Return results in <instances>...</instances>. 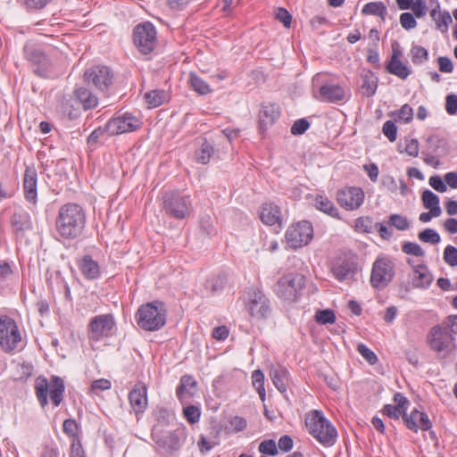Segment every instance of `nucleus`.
<instances>
[{"label":"nucleus","mask_w":457,"mask_h":457,"mask_svg":"<svg viewBox=\"0 0 457 457\" xmlns=\"http://www.w3.org/2000/svg\"><path fill=\"white\" fill-rule=\"evenodd\" d=\"M395 274V267L393 261L386 256L378 257L372 265L370 284L374 288L382 290L392 282Z\"/></svg>","instance_id":"nucleus-9"},{"label":"nucleus","mask_w":457,"mask_h":457,"mask_svg":"<svg viewBox=\"0 0 457 457\" xmlns=\"http://www.w3.org/2000/svg\"><path fill=\"white\" fill-rule=\"evenodd\" d=\"M22 190L25 200L36 207L37 204V173L34 167H26L23 174Z\"/></svg>","instance_id":"nucleus-20"},{"label":"nucleus","mask_w":457,"mask_h":457,"mask_svg":"<svg viewBox=\"0 0 457 457\" xmlns=\"http://www.w3.org/2000/svg\"><path fill=\"white\" fill-rule=\"evenodd\" d=\"M157 32L151 22L137 25L133 30V41L142 54H151L157 45Z\"/></svg>","instance_id":"nucleus-11"},{"label":"nucleus","mask_w":457,"mask_h":457,"mask_svg":"<svg viewBox=\"0 0 457 457\" xmlns=\"http://www.w3.org/2000/svg\"><path fill=\"white\" fill-rule=\"evenodd\" d=\"M65 454L61 451L59 446L54 443H46L42 445L38 457H64Z\"/></svg>","instance_id":"nucleus-42"},{"label":"nucleus","mask_w":457,"mask_h":457,"mask_svg":"<svg viewBox=\"0 0 457 457\" xmlns=\"http://www.w3.org/2000/svg\"><path fill=\"white\" fill-rule=\"evenodd\" d=\"M400 23L402 27L407 30L414 29L417 26L415 17L410 12H403L400 15Z\"/></svg>","instance_id":"nucleus-62"},{"label":"nucleus","mask_w":457,"mask_h":457,"mask_svg":"<svg viewBox=\"0 0 457 457\" xmlns=\"http://www.w3.org/2000/svg\"><path fill=\"white\" fill-rule=\"evenodd\" d=\"M260 218L262 221L269 226H272L275 224H281V217H280V208L272 204V203H265L262 204Z\"/></svg>","instance_id":"nucleus-26"},{"label":"nucleus","mask_w":457,"mask_h":457,"mask_svg":"<svg viewBox=\"0 0 457 457\" xmlns=\"http://www.w3.org/2000/svg\"><path fill=\"white\" fill-rule=\"evenodd\" d=\"M270 378L276 388L284 393L287 389L289 373L284 367L274 368L270 370Z\"/></svg>","instance_id":"nucleus-33"},{"label":"nucleus","mask_w":457,"mask_h":457,"mask_svg":"<svg viewBox=\"0 0 457 457\" xmlns=\"http://www.w3.org/2000/svg\"><path fill=\"white\" fill-rule=\"evenodd\" d=\"M245 307L250 317L255 321H264L271 314L270 299L263 291L257 287H251L245 290Z\"/></svg>","instance_id":"nucleus-5"},{"label":"nucleus","mask_w":457,"mask_h":457,"mask_svg":"<svg viewBox=\"0 0 457 457\" xmlns=\"http://www.w3.org/2000/svg\"><path fill=\"white\" fill-rule=\"evenodd\" d=\"M189 85L197 94L204 96L212 92L209 84L195 72L189 73Z\"/></svg>","instance_id":"nucleus-36"},{"label":"nucleus","mask_w":457,"mask_h":457,"mask_svg":"<svg viewBox=\"0 0 457 457\" xmlns=\"http://www.w3.org/2000/svg\"><path fill=\"white\" fill-rule=\"evenodd\" d=\"M199 227L200 230L203 234L208 237H212L213 235H216L217 231L213 225L212 218L206 214L201 217L199 221Z\"/></svg>","instance_id":"nucleus-46"},{"label":"nucleus","mask_w":457,"mask_h":457,"mask_svg":"<svg viewBox=\"0 0 457 457\" xmlns=\"http://www.w3.org/2000/svg\"><path fill=\"white\" fill-rule=\"evenodd\" d=\"M452 22V16L447 11L439 12L438 19L436 20V28L440 29L442 32H446L448 29V25Z\"/></svg>","instance_id":"nucleus-55"},{"label":"nucleus","mask_w":457,"mask_h":457,"mask_svg":"<svg viewBox=\"0 0 457 457\" xmlns=\"http://www.w3.org/2000/svg\"><path fill=\"white\" fill-rule=\"evenodd\" d=\"M444 261L450 266L457 265V248L453 245H447L444 251Z\"/></svg>","instance_id":"nucleus-57"},{"label":"nucleus","mask_w":457,"mask_h":457,"mask_svg":"<svg viewBox=\"0 0 457 457\" xmlns=\"http://www.w3.org/2000/svg\"><path fill=\"white\" fill-rule=\"evenodd\" d=\"M305 426L309 434L323 446L331 447L336 444L337 431L321 411L314 410L307 413Z\"/></svg>","instance_id":"nucleus-2"},{"label":"nucleus","mask_w":457,"mask_h":457,"mask_svg":"<svg viewBox=\"0 0 457 457\" xmlns=\"http://www.w3.org/2000/svg\"><path fill=\"white\" fill-rule=\"evenodd\" d=\"M411 62L415 65H420L428 59V50L420 46L413 45L411 48Z\"/></svg>","instance_id":"nucleus-43"},{"label":"nucleus","mask_w":457,"mask_h":457,"mask_svg":"<svg viewBox=\"0 0 457 457\" xmlns=\"http://www.w3.org/2000/svg\"><path fill=\"white\" fill-rule=\"evenodd\" d=\"M356 349L370 365H375L378 362V359L376 353L368 348L364 344H358Z\"/></svg>","instance_id":"nucleus-51"},{"label":"nucleus","mask_w":457,"mask_h":457,"mask_svg":"<svg viewBox=\"0 0 457 457\" xmlns=\"http://www.w3.org/2000/svg\"><path fill=\"white\" fill-rule=\"evenodd\" d=\"M318 99L328 103L340 102L345 99V90L339 85L326 84L320 87Z\"/></svg>","instance_id":"nucleus-23"},{"label":"nucleus","mask_w":457,"mask_h":457,"mask_svg":"<svg viewBox=\"0 0 457 457\" xmlns=\"http://www.w3.org/2000/svg\"><path fill=\"white\" fill-rule=\"evenodd\" d=\"M183 414L188 423L195 424L199 421L201 411L197 406L188 405L187 407H184Z\"/></svg>","instance_id":"nucleus-50"},{"label":"nucleus","mask_w":457,"mask_h":457,"mask_svg":"<svg viewBox=\"0 0 457 457\" xmlns=\"http://www.w3.org/2000/svg\"><path fill=\"white\" fill-rule=\"evenodd\" d=\"M152 416L156 422L152 429V436L162 432V428L170 424L172 413L165 407L156 406L152 412Z\"/></svg>","instance_id":"nucleus-27"},{"label":"nucleus","mask_w":457,"mask_h":457,"mask_svg":"<svg viewBox=\"0 0 457 457\" xmlns=\"http://www.w3.org/2000/svg\"><path fill=\"white\" fill-rule=\"evenodd\" d=\"M252 383L257 390L260 398L263 401L265 399L264 388V374L262 370H256L252 373Z\"/></svg>","instance_id":"nucleus-45"},{"label":"nucleus","mask_w":457,"mask_h":457,"mask_svg":"<svg viewBox=\"0 0 457 457\" xmlns=\"http://www.w3.org/2000/svg\"><path fill=\"white\" fill-rule=\"evenodd\" d=\"M427 342L431 350L443 353L444 358L450 355L455 348L453 336L447 328L441 325H436L430 328Z\"/></svg>","instance_id":"nucleus-8"},{"label":"nucleus","mask_w":457,"mask_h":457,"mask_svg":"<svg viewBox=\"0 0 457 457\" xmlns=\"http://www.w3.org/2000/svg\"><path fill=\"white\" fill-rule=\"evenodd\" d=\"M196 381L191 375L181 377L179 385L176 389V395L180 402H183L187 387H195Z\"/></svg>","instance_id":"nucleus-41"},{"label":"nucleus","mask_w":457,"mask_h":457,"mask_svg":"<svg viewBox=\"0 0 457 457\" xmlns=\"http://www.w3.org/2000/svg\"><path fill=\"white\" fill-rule=\"evenodd\" d=\"M361 80L363 95L367 97L372 96L376 93L378 87V77L372 71H367L361 75Z\"/></svg>","instance_id":"nucleus-34"},{"label":"nucleus","mask_w":457,"mask_h":457,"mask_svg":"<svg viewBox=\"0 0 457 457\" xmlns=\"http://www.w3.org/2000/svg\"><path fill=\"white\" fill-rule=\"evenodd\" d=\"M25 58L30 62L33 72L40 77L46 78L51 62L46 54L39 47L26 45L24 46Z\"/></svg>","instance_id":"nucleus-17"},{"label":"nucleus","mask_w":457,"mask_h":457,"mask_svg":"<svg viewBox=\"0 0 457 457\" xmlns=\"http://www.w3.org/2000/svg\"><path fill=\"white\" fill-rule=\"evenodd\" d=\"M382 131L389 141H395L397 137V127L392 120H386L384 123Z\"/></svg>","instance_id":"nucleus-61"},{"label":"nucleus","mask_w":457,"mask_h":457,"mask_svg":"<svg viewBox=\"0 0 457 457\" xmlns=\"http://www.w3.org/2000/svg\"><path fill=\"white\" fill-rule=\"evenodd\" d=\"M79 270L86 279L93 280L100 276V268L98 263L92 259L90 255L82 257L79 264Z\"/></svg>","instance_id":"nucleus-29"},{"label":"nucleus","mask_w":457,"mask_h":457,"mask_svg":"<svg viewBox=\"0 0 457 457\" xmlns=\"http://www.w3.org/2000/svg\"><path fill=\"white\" fill-rule=\"evenodd\" d=\"M305 285V277L300 273H288L282 276L274 286L276 295L287 303L296 302Z\"/></svg>","instance_id":"nucleus-6"},{"label":"nucleus","mask_w":457,"mask_h":457,"mask_svg":"<svg viewBox=\"0 0 457 457\" xmlns=\"http://www.w3.org/2000/svg\"><path fill=\"white\" fill-rule=\"evenodd\" d=\"M364 201V192L360 187H346L337 192V202L348 211L358 209Z\"/></svg>","instance_id":"nucleus-19"},{"label":"nucleus","mask_w":457,"mask_h":457,"mask_svg":"<svg viewBox=\"0 0 457 457\" xmlns=\"http://www.w3.org/2000/svg\"><path fill=\"white\" fill-rule=\"evenodd\" d=\"M60 112L69 120H74L78 119L80 115V111L78 108H75L69 99H62L60 104Z\"/></svg>","instance_id":"nucleus-40"},{"label":"nucleus","mask_w":457,"mask_h":457,"mask_svg":"<svg viewBox=\"0 0 457 457\" xmlns=\"http://www.w3.org/2000/svg\"><path fill=\"white\" fill-rule=\"evenodd\" d=\"M402 251L406 254L414 255L417 257H423L425 251L420 247V245L414 242H405L402 245Z\"/></svg>","instance_id":"nucleus-53"},{"label":"nucleus","mask_w":457,"mask_h":457,"mask_svg":"<svg viewBox=\"0 0 457 457\" xmlns=\"http://www.w3.org/2000/svg\"><path fill=\"white\" fill-rule=\"evenodd\" d=\"M419 239L424 243H430L433 245L438 244L440 242V236L439 234L432 229V228H426L419 233Z\"/></svg>","instance_id":"nucleus-49"},{"label":"nucleus","mask_w":457,"mask_h":457,"mask_svg":"<svg viewBox=\"0 0 457 457\" xmlns=\"http://www.w3.org/2000/svg\"><path fill=\"white\" fill-rule=\"evenodd\" d=\"M402 54V51L393 46L392 55L386 65V71L402 79H405L411 74V71L402 62L400 59Z\"/></svg>","instance_id":"nucleus-22"},{"label":"nucleus","mask_w":457,"mask_h":457,"mask_svg":"<svg viewBox=\"0 0 457 457\" xmlns=\"http://www.w3.org/2000/svg\"><path fill=\"white\" fill-rule=\"evenodd\" d=\"M21 335L15 320L7 316H0V345L4 352H12L18 347Z\"/></svg>","instance_id":"nucleus-12"},{"label":"nucleus","mask_w":457,"mask_h":457,"mask_svg":"<svg viewBox=\"0 0 457 457\" xmlns=\"http://www.w3.org/2000/svg\"><path fill=\"white\" fill-rule=\"evenodd\" d=\"M280 115L279 107L275 104H262L259 112L260 129L262 130L272 125Z\"/></svg>","instance_id":"nucleus-25"},{"label":"nucleus","mask_w":457,"mask_h":457,"mask_svg":"<svg viewBox=\"0 0 457 457\" xmlns=\"http://www.w3.org/2000/svg\"><path fill=\"white\" fill-rule=\"evenodd\" d=\"M138 327L145 331H156L166 323L167 310L165 303L156 300L142 304L135 314Z\"/></svg>","instance_id":"nucleus-3"},{"label":"nucleus","mask_w":457,"mask_h":457,"mask_svg":"<svg viewBox=\"0 0 457 457\" xmlns=\"http://www.w3.org/2000/svg\"><path fill=\"white\" fill-rule=\"evenodd\" d=\"M214 154L212 144L204 139L198 149L195 152V159L198 163L207 164Z\"/></svg>","instance_id":"nucleus-35"},{"label":"nucleus","mask_w":457,"mask_h":457,"mask_svg":"<svg viewBox=\"0 0 457 457\" xmlns=\"http://www.w3.org/2000/svg\"><path fill=\"white\" fill-rule=\"evenodd\" d=\"M113 78L112 71L104 65L94 66L85 72L86 81L102 92H107L110 89L113 83Z\"/></svg>","instance_id":"nucleus-16"},{"label":"nucleus","mask_w":457,"mask_h":457,"mask_svg":"<svg viewBox=\"0 0 457 457\" xmlns=\"http://www.w3.org/2000/svg\"><path fill=\"white\" fill-rule=\"evenodd\" d=\"M70 457H87L86 452L79 440L73 441L70 447Z\"/></svg>","instance_id":"nucleus-64"},{"label":"nucleus","mask_w":457,"mask_h":457,"mask_svg":"<svg viewBox=\"0 0 457 457\" xmlns=\"http://www.w3.org/2000/svg\"><path fill=\"white\" fill-rule=\"evenodd\" d=\"M163 209L171 217L182 220L189 215L191 201L189 195H183L178 191L165 192Z\"/></svg>","instance_id":"nucleus-10"},{"label":"nucleus","mask_w":457,"mask_h":457,"mask_svg":"<svg viewBox=\"0 0 457 457\" xmlns=\"http://www.w3.org/2000/svg\"><path fill=\"white\" fill-rule=\"evenodd\" d=\"M105 134H107L106 124L104 127H98L90 133L87 137V145L90 146L96 145Z\"/></svg>","instance_id":"nucleus-60"},{"label":"nucleus","mask_w":457,"mask_h":457,"mask_svg":"<svg viewBox=\"0 0 457 457\" xmlns=\"http://www.w3.org/2000/svg\"><path fill=\"white\" fill-rule=\"evenodd\" d=\"M260 453L269 455H276L278 453L277 445L274 440H264L258 447Z\"/></svg>","instance_id":"nucleus-59"},{"label":"nucleus","mask_w":457,"mask_h":457,"mask_svg":"<svg viewBox=\"0 0 457 457\" xmlns=\"http://www.w3.org/2000/svg\"><path fill=\"white\" fill-rule=\"evenodd\" d=\"M411 282L416 288L427 289L433 281V275L425 263L418 264L412 272Z\"/></svg>","instance_id":"nucleus-24"},{"label":"nucleus","mask_w":457,"mask_h":457,"mask_svg":"<svg viewBox=\"0 0 457 457\" xmlns=\"http://www.w3.org/2000/svg\"><path fill=\"white\" fill-rule=\"evenodd\" d=\"M310 128V122L303 118L296 120L292 125L290 131L294 136H298L303 134Z\"/></svg>","instance_id":"nucleus-58"},{"label":"nucleus","mask_w":457,"mask_h":457,"mask_svg":"<svg viewBox=\"0 0 457 457\" xmlns=\"http://www.w3.org/2000/svg\"><path fill=\"white\" fill-rule=\"evenodd\" d=\"M382 411L387 417L395 420H398L400 417L403 418V415L405 413V411L401 409V405L396 406L392 404H386Z\"/></svg>","instance_id":"nucleus-56"},{"label":"nucleus","mask_w":457,"mask_h":457,"mask_svg":"<svg viewBox=\"0 0 457 457\" xmlns=\"http://www.w3.org/2000/svg\"><path fill=\"white\" fill-rule=\"evenodd\" d=\"M405 427L417 433L419 430L427 431L432 428V422L426 412L413 409L409 414L405 411L403 415Z\"/></svg>","instance_id":"nucleus-21"},{"label":"nucleus","mask_w":457,"mask_h":457,"mask_svg":"<svg viewBox=\"0 0 457 457\" xmlns=\"http://www.w3.org/2000/svg\"><path fill=\"white\" fill-rule=\"evenodd\" d=\"M73 96L82 104L85 111L94 109L98 105V97L87 87L76 88Z\"/></svg>","instance_id":"nucleus-28"},{"label":"nucleus","mask_w":457,"mask_h":457,"mask_svg":"<svg viewBox=\"0 0 457 457\" xmlns=\"http://www.w3.org/2000/svg\"><path fill=\"white\" fill-rule=\"evenodd\" d=\"M228 282V277L225 272H219L210 276L204 282V289L212 294L224 289Z\"/></svg>","instance_id":"nucleus-32"},{"label":"nucleus","mask_w":457,"mask_h":457,"mask_svg":"<svg viewBox=\"0 0 457 457\" xmlns=\"http://www.w3.org/2000/svg\"><path fill=\"white\" fill-rule=\"evenodd\" d=\"M142 126V121L129 112L116 114L106 123V130L109 136L120 135L136 131Z\"/></svg>","instance_id":"nucleus-15"},{"label":"nucleus","mask_w":457,"mask_h":457,"mask_svg":"<svg viewBox=\"0 0 457 457\" xmlns=\"http://www.w3.org/2000/svg\"><path fill=\"white\" fill-rule=\"evenodd\" d=\"M129 402L137 419L139 420V416L145 411L148 406L147 386L144 382L138 381L135 384L129 394Z\"/></svg>","instance_id":"nucleus-18"},{"label":"nucleus","mask_w":457,"mask_h":457,"mask_svg":"<svg viewBox=\"0 0 457 457\" xmlns=\"http://www.w3.org/2000/svg\"><path fill=\"white\" fill-rule=\"evenodd\" d=\"M313 237V228L310 221L303 220L291 225L286 232L287 243L290 248L297 249L308 245Z\"/></svg>","instance_id":"nucleus-14"},{"label":"nucleus","mask_w":457,"mask_h":457,"mask_svg":"<svg viewBox=\"0 0 457 457\" xmlns=\"http://www.w3.org/2000/svg\"><path fill=\"white\" fill-rule=\"evenodd\" d=\"M35 394L42 408L48 404V395L54 407H58L63 400L65 384L62 378L52 376L48 381L46 378L39 376L35 380Z\"/></svg>","instance_id":"nucleus-4"},{"label":"nucleus","mask_w":457,"mask_h":457,"mask_svg":"<svg viewBox=\"0 0 457 457\" xmlns=\"http://www.w3.org/2000/svg\"><path fill=\"white\" fill-rule=\"evenodd\" d=\"M167 97V94L164 90H152L145 95V102L149 107L155 108L162 105Z\"/></svg>","instance_id":"nucleus-39"},{"label":"nucleus","mask_w":457,"mask_h":457,"mask_svg":"<svg viewBox=\"0 0 457 457\" xmlns=\"http://www.w3.org/2000/svg\"><path fill=\"white\" fill-rule=\"evenodd\" d=\"M361 12L364 15H375L385 20L387 10L386 6L382 2H370L363 6Z\"/></svg>","instance_id":"nucleus-38"},{"label":"nucleus","mask_w":457,"mask_h":457,"mask_svg":"<svg viewBox=\"0 0 457 457\" xmlns=\"http://www.w3.org/2000/svg\"><path fill=\"white\" fill-rule=\"evenodd\" d=\"M155 443L165 448L169 452L179 450L180 447V440L175 432H170L166 436H162L161 433L152 436Z\"/></svg>","instance_id":"nucleus-30"},{"label":"nucleus","mask_w":457,"mask_h":457,"mask_svg":"<svg viewBox=\"0 0 457 457\" xmlns=\"http://www.w3.org/2000/svg\"><path fill=\"white\" fill-rule=\"evenodd\" d=\"M316 208L324 213L328 214L331 217H338V210L335 206L334 203L328 198L322 195H317L315 198Z\"/></svg>","instance_id":"nucleus-37"},{"label":"nucleus","mask_w":457,"mask_h":457,"mask_svg":"<svg viewBox=\"0 0 457 457\" xmlns=\"http://www.w3.org/2000/svg\"><path fill=\"white\" fill-rule=\"evenodd\" d=\"M388 224L398 230H406L410 227L407 218L400 214H391L388 219Z\"/></svg>","instance_id":"nucleus-48"},{"label":"nucleus","mask_w":457,"mask_h":457,"mask_svg":"<svg viewBox=\"0 0 457 457\" xmlns=\"http://www.w3.org/2000/svg\"><path fill=\"white\" fill-rule=\"evenodd\" d=\"M115 324L114 317L110 313L93 317L87 326L88 339L90 341L99 342L103 338L111 337Z\"/></svg>","instance_id":"nucleus-13"},{"label":"nucleus","mask_w":457,"mask_h":457,"mask_svg":"<svg viewBox=\"0 0 457 457\" xmlns=\"http://www.w3.org/2000/svg\"><path fill=\"white\" fill-rule=\"evenodd\" d=\"M87 220V212L83 206L77 203H66L57 211L55 231L63 240H79L86 233Z\"/></svg>","instance_id":"nucleus-1"},{"label":"nucleus","mask_w":457,"mask_h":457,"mask_svg":"<svg viewBox=\"0 0 457 457\" xmlns=\"http://www.w3.org/2000/svg\"><path fill=\"white\" fill-rule=\"evenodd\" d=\"M11 226L14 232L20 233L31 228L29 214L26 212H15L11 217Z\"/></svg>","instance_id":"nucleus-31"},{"label":"nucleus","mask_w":457,"mask_h":457,"mask_svg":"<svg viewBox=\"0 0 457 457\" xmlns=\"http://www.w3.org/2000/svg\"><path fill=\"white\" fill-rule=\"evenodd\" d=\"M445 110L450 115L457 113V95L451 94L446 96Z\"/></svg>","instance_id":"nucleus-63"},{"label":"nucleus","mask_w":457,"mask_h":457,"mask_svg":"<svg viewBox=\"0 0 457 457\" xmlns=\"http://www.w3.org/2000/svg\"><path fill=\"white\" fill-rule=\"evenodd\" d=\"M62 430L63 432L70 437H72L73 440H79L78 437L79 434V426L75 420L73 419H67L63 421L62 424Z\"/></svg>","instance_id":"nucleus-47"},{"label":"nucleus","mask_w":457,"mask_h":457,"mask_svg":"<svg viewBox=\"0 0 457 457\" xmlns=\"http://www.w3.org/2000/svg\"><path fill=\"white\" fill-rule=\"evenodd\" d=\"M421 198L425 208L431 210L438 209V212H442L439 206V197L432 191L426 189L423 191Z\"/></svg>","instance_id":"nucleus-44"},{"label":"nucleus","mask_w":457,"mask_h":457,"mask_svg":"<svg viewBox=\"0 0 457 457\" xmlns=\"http://www.w3.org/2000/svg\"><path fill=\"white\" fill-rule=\"evenodd\" d=\"M330 271L339 282L354 280L358 272L357 255L350 252L340 253L332 259Z\"/></svg>","instance_id":"nucleus-7"},{"label":"nucleus","mask_w":457,"mask_h":457,"mask_svg":"<svg viewBox=\"0 0 457 457\" xmlns=\"http://www.w3.org/2000/svg\"><path fill=\"white\" fill-rule=\"evenodd\" d=\"M373 220L370 217H360L355 220V229L361 233H370L372 231Z\"/></svg>","instance_id":"nucleus-54"},{"label":"nucleus","mask_w":457,"mask_h":457,"mask_svg":"<svg viewBox=\"0 0 457 457\" xmlns=\"http://www.w3.org/2000/svg\"><path fill=\"white\" fill-rule=\"evenodd\" d=\"M315 319L320 324H332L336 321V315L332 310H321L316 312Z\"/></svg>","instance_id":"nucleus-52"}]
</instances>
